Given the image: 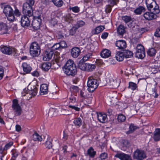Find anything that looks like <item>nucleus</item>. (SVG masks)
<instances>
[{"instance_id":"obj_30","label":"nucleus","mask_w":160,"mask_h":160,"mask_svg":"<svg viewBox=\"0 0 160 160\" xmlns=\"http://www.w3.org/2000/svg\"><path fill=\"white\" fill-rule=\"evenodd\" d=\"M124 57L126 58H130L133 56L132 52L128 50H125L123 51Z\"/></svg>"},{"instance_id":"obj_21","label":"nucleus","mask_w":160,"mask_h":160,"mask_svg":"<svg viewBox=\"0 0 160 160\" xmlns=\"http://www.w3.org/2000/svg\"><path fill=\"white\" fill-rule=\"evenodd\" d=\"M104 28V26H98L96 27L94 29L92 30V32L93 34H98L103 31Z\"/></svg>"},{"instance_id":"obj_19","label":"nucleus","mask_w":160,"mask_h":160,"mask_svg":"<svg viewBox=\"0 0 160 160\" xmlns=\"http://www.w3.org/2000/svg\"><path fill=\"white\" fill-rule=\"evenodd\" d=\"M74 15H76L72 13V14H68L64 16L63 18L64 20L67 23H72L73 22L72 17Z\"/></svg>"},{"instance_id":"obj_57","label":"nucleus","mask_w":160,"mask_h":160,"mask_svg":"<svg viewBox=\"0 0 160 160\" xmlns=\"http://www.w3.org/2000/svg\"><path fill=\"white\" fill-rule=\"evenodd\" d=\"M61 48H63L67 46L66 42L64 41H62L59 43Z\"/></svg>"},{"instance_id":"obj_39","label":"nucleus","mask_w":160,"mask_h":160,"mask_svg":"<svg viewBox=\"0 0 160 160\" xmlns=\"http://www.w3.org/2000/svg\"><path fill=\"white\" fill-rule=\"evenodd\" d=\"M135 56L136 57L139 58H143L145 56V52H139L136 51Z\"/></svg>"},{"instance_id":"obj_23","label":"nucleus","mask_w":160,"mask_h":160,"mask_svg":"<svg viewBox=\"0 0 160 160\" xmlns=\"http://www.w3.org/2000/svg\"><path fill=\"white\" fill-rule=\"evenodd\" d=\"M124 55L123 52L120 51L118 52L116 55V59L118 61H122L124 58Z\"/></svg>"},{"instance_id":"obj_61","label":"nucleus","mask_w":160,"mask_h":160,"mask_svg":"<svg viewBox=\"0 0 160 160\" xmlns=\"http://www.w3.org/2000/svg\"><path fill=\"white\" fill-rule=\"evenodd\" d=\"M70 102H74L76 101V98L73 96H71L69 98Z\"/></svg>"},{"instance_id":"obj_45","label":"nucleus","mask_w":160,"mask_h":160,"mask_svg":"<svg viewBox=\"0 0 160 160\" xmlns=\"http://www.w3.org/2000/svg\"><path fill=\"white\" fill-rule=\"evenodd\" d=\"M122 19L126 23H128L132 21L131 17L127 16H122Z\"/></svg>"},{"instance_id":"obj_7","label":"nucleus","mask_w":160,"mask_h":160,"mask_svg":"<svg viewBox=\"0 0 160 160\" xmlns=\"http://www.w3.org/2000/svg\"><path fill=\"white\" fill-rule=\"evenodd\" d=\"M133 157L137 160H142L146 158V155L143 151L137 149L133 153Z\"/></svg>"},{"instance_id":"obj_4","label":"nucleus","mask_w":160,"mask_h":160,"mask_svg":"<svg viewBox=\"0 0 160 160\" xmlns=\"http://www.w3.org/2000/svg\"><path fill=\"white\" fill-rule=\"evenodd\" d=\"M39 11L41 12V11H35V13L37 14H40L38 16L34 17L35 18L33 20L32 22V25L33 28L35 30H38L39 29L40 27V26L42 20L41 18V16L42 13Z\"/></svg>"},{"instance_id":"obj_41","label":"nucleus","mask_w":160,"mask_h":160,"mask_svg":"<svg viewBox=\"0 0 160 160\" xmlns=\"http://www.w3.org/2000/svg\"><path fill=\"white\" fill-rule=\"evenodd\" d=\"M51 1L55 6L58 7H61L63 3L62 0H51Z\"/></svg>"},{"instance_id":"obj_54","label":"nucleus","mask_w":160,"mask_h":160,"mask_svg":"<svg viewBox=\"0 0 160 160\" xmlns=\"http://www.w3.org/2000/svg\"><path fill=\"white\" fill-rule=\"evenodd\" d=\"M61 110V113L62 114L64 115L69 114V111L68 110L63 108H62Z\"/></svg>"},{"instance_id":"obj_58","label":"nucleus","mask_w":160,"mask_h":160,"mask_svg":"<svg viewBox=\"0 0 160 160\" xmlns=\"http://www.w3.org/2000/svg\"><path fill=\"white\" fill-rule=\"evenodd\" d=\"M12 144L13 142H10L9 143L7 144L4 147V150H7L12 145Z\"/></svg>"},{"instance_id":"obj_20","label":"nucleus","mask_w":160,"mask_h":160,"mask_svg":"<svg viewBox=\"0 0 160 160\" xmlns=\"http://www.w3.org/2000/svg\"><path fill=\"white\" fill-rule=\"evenodd\" d=\"M53 54L54 53L53 51L51 50L49 52H45L44 56L43 58V60L45 61L49 60L52 58Z\"/></svg>"},{"instance_id":"obj_15","label":"nucleus","mask_w":160,"mask_h":160,"mask_svg":"<svg viewBox=\"0 0 160 160\" xmlns=\"http://www.w3.org/2000/svg\"><path fill=\"white\" fill-rule=\"evenodd\" d=\"M80 52V49L78 47L73 48L71 51V55L74 58L78 57Z\"/></svg>"},{"instance_id":"obj_10","label":"nucleus","mask_w":160,"mask_h":160,"mask_svg":"<svg viewBox=\"0 0 160 160\" xmlns=\"http://www.w3.org/2000/svg\"><path fill=\"white\" fill-rule=\"evenodd\" d=\"M146 3L148 10L153 8V10H159V7L154 0H146Z\"/></svg>"},{"instance_id":"obj_37","label":"nucleus","mask_w":160,"mask_h":160,"mask_svg":"<svg viewBox=\"0 0 160 160\" xmlns=\"http://www.w3.org/2000/svg\"><path fill=\"white\" fill-rule=\"evenodd\" d=\"M0 30L2 31V33L3 34L7 33L8 31V28L6 25L5 24H0Z\"/></svg>"},{"instance_id":"obj_22","label":"nucleus","mask_w":160,"mask_h":160,"mask_svg":"<svg viewBox=\"0 0 160 160\" xmlns=\"http://www.w3.org/2000/svg\"><path fill=\"white\" fill-rule=\"evenodd\" d=\"M111 55V52L107 49H103L101 52V56L103 58H107Z\"/></svg>"},{"instance_id":"obj_55","label":"nucleus","mask_w":160,"mask_h":160,"mask_svg":"<svg viewBox=\"0 0 160 160\" xmlns=\"http://www.w3.org/2000/svg\"><path fill=\"white\" fill-rule=\"evenodd\" d=\"M154 35L157 37H160V28L156 29L154 33Z\"/></svg>"},{"instance_id":"obj_18","label":"nucleus","mask_w":160,"mask_h":160,"mask_svg":"<svg viewBox=\"0 0 160 160\" xmlns=\"http://www.w3.org/2000/svg\"><path fill=\"white\" fill-rule=\"evenodd\" d=\"M155 15L153 12L150 11L145 12L143 15L144 17L148 20H151L154 18Z\"/></svg>"},{"instance_id":"obj_13","label":"nucleus","mask_w":160,"mask_h":160,"mask_svg":"<svg viewBox=\"0 0 160 160\" xmlns=\"http://www.w3.org/2000/svg\"><path fill=\"white\" fill-rule=\"evenodd\" d=\"M1 51L3 53L7 55H10L12 52V50L10 47L2 45L1 46Z\"/></svg>"},{"instance_id":"obj_52","label":"nucleus","mask_w":160,"mask_h":160,"mask_svg":"<svg viewBox=\"0 0 160 160\" xmlns=\"http://www.w3.org/2000/svg\"><path fill=\"white\" fill-rule=\"evenodd\" d=\"M38 89L36 88L35 87L32 90H31L29 92V94H31L32 96H35L37 92Z\"/></svg>"},{"instance_id":"obj_3","label":"nucleus","mask_w":160,"mask_h":160,"mask_svg":"<svg viewBox=\"0 0 160 160\" xmlns=\"http://www.w3.org/2000/svg\"><path fill=\"white\" fill-rule=\"evenodd\" d=\"M98 84L97 79L92 77L88 78L87 86L88 87V90L89 92H93L98 87Z\"/></svg>"},{"instance_id":"obj_27","label":"nucleus","mask_w":160,"mask_h":160,"mask_svg":"<svg viewBox=\"0 0 160 160\" xmlns=\"http://www.w3.org/2000/svg\"><path fill=\"white\" fill-rule=\"evenodd\" d=\"M87 154L90 157L94 158L96 154V152L94 151L92 147H90L88 150Z\"/></svg>"},{"instance_id":"obj_2","label":"nucleus","mask_w":160,"mask_h":160,"mask_svg":"<svg viewBox=\"0 0 160 160\" xmlns=\"http://www.w3.org/2000/svg\"><path fill=\"white\" fill-rule=\"evenodd\" d=\"M33 11H23L24 14L21 20V26L23 27H28L30 25L29 19L28 16L30 17L33 15Z\"/></svg>"},{"instance_id":"obj_1","label":"nucleus","mask_w":160,"mask_h":160,"mask_svg":"<svg viewBox=\"0 0 160 160\" xmlns=\"http://www.w3.org/2000/svg\"><path fill=\"white\" fill-rule=\"evenodd\" d=\"M64 73L68 75L74 76L77 73V69L73 61L68 60L64 66Z\"/></svg>"},{"instance_id":"obj_24","label":"nucleus","mask_w":160,"mask_h":160,"mask_svg":"<svg viewBox=\"0 0 160 160\" xmlns=\"http://www.w3.org/2000/svg\"><path fill=\"white\" fill-rule=\"evenodd\" d=\"M155 141H158L160 139V128L156 129L153 137Z\"/></svg>"},{"instance_id":"obj_42","label":"nucleus","mask_w":160,"mask_h":160,"mask_svg":"<svg viewBox=\"0 0 160 160\" xmlns=\"http://www.w3.org/2000/svg\"><path fill=\"white\" fill-rule=\"evenodd\" d=\"M85 24V22L82 20L78 21L76 24L74 25L77 29L83 26Z\"/></svg>"},{"instance_id":"obj_49","label":"nucleus","mask_w":160,"mask_h":160,"mask_svg":"<svg viewBox=\"0 0 160 160\" xmlns=\"http://www.w3.org/2000/svg\"><path fill=\"white\" fill-rule=\"evenodd\" d=\"M92 54L91 53H88L84 56L83 58L81 60L82 61L84 62L88 60L91 56Z\"/></svg>"},{"instance_id":"obj_40","label":"nucleus","mask_w":160,"mask_h":160,"mask_svg":"<svg viewBox=\"0 0 160 160\" xmlns=\"http://www.w3.org/2000/svg\"><path fill=\"white\" fill-rule=\"evenodd\" d=\"M96 68V66L94 64L87 63L86 70L88 71H93Z\"/></svg>"},{"instance_id":"obj_51","label":"nucleus","mask_w":160,"mask_h":160,"mask_svg":"<svg viewBox=\"0 0 160 160\" xmlns=\"http://www.w3.org/2000/svg\"><path fill=\"white\" fill-rule=\"evenodd\" d=\"M80 96L82 98H87V95L84 90H80Z\"/></svg>"},{"instance_id":"obj_5","label":"nucleus","mask_w":160,"mask_h":160,"mask_svg":"<svg viewBox=\"0 0 160 160\" xmlns=\"http://www.w3.org/2000/svg\"><path fill=\"white\" fill-rule=\"evenodd\" d=\"M40 49L38 44L36 42H33L30 47V53L33 57L38 56L40 54Z\"/></svg>"},{"instance_id":"obj_25","label":"nucleus","mask_w":160,"mask_h":160,"mask_svg":"<svg viewBox=\"0 0 160 160\" xmlns=\"http://www.w3.org/2000/svg\"><path fill=\"white\" fill-rule=\"evenodd\" d=\"M23 71L27 73H29L31 70V68L29 65L26 62H24L22 64Z\"/></svg>"},{"instance_id":"obj_64","label":"nucleus","mask_w":160,"mask_h":160,"mask_svg":"<svg viewBox=\"0 0 160 160\" xmlns=\"http://www.w3.org/2000/svg\"><path fill=\"white\" fill-rule=\"evenodd\" d=\"M69 9L70 10H79V8L78 6L72 7L71 6H69Z\"/></svg>"},{"instance_id":"obj_60","label":"nucleus","mask_w":160,"mask_h":160,"mask_svg":"<svg viewBox=\"0 0 160 160\" xmlns=\"http://www.w3.org/2000/svg\"><path fill=\"white\" fill-rule=\"evenodd\" d=\"M57 22L58 21L55 18H53L50 21V23L52 25L54 26L57 24Z\"/></svg>"},{"instance_id":"obj_17","label":"nucleus","mask_w":160,"mask_h":160,"mask_svg":"<svg viewBox=\"0 0 160 160\" xmlns=\"http://www.w3.org/2000/svg\"><path fill=\"white\" fill-rule=\"evenodd\" d=\"M40 89L41 95L47 94L48 90V85L45 84H42L40 86Z\"/></svg>"},{"instance_id":"obj_56","label":"nucleus","mask_w":160,"mask_h":160,"mask_svg":"<svg viewBox=\"0 0 160 160\" xmlns=\"http://www.w3.org/2000/svg\"><path fill=\"white\" fill-rule=\"evenodd\" d=\"M68 107L73 109L75 110L76 111H78L80 110V108L74 105H69Z\"/></svg>"},{"instance_id":"obj_9","label":"nucleus","mask_w":160,"mask_h":160,"mask_svg":"<svg viewBox=\"0 0 160 160\" xmlns=\"http://www.w3.org/2000/svg\"><path fill=\"white\" fill-rule=\"evenodd\" d=\"M12 108L13 109L15 115L16 116H19L21 113L22 109L17 99H14L12 102Z\"/></svg>"},{"instance_id":"obj_26","label":"nucleus","mask_w":160,"mask_h":160,"mask_svg":"<svg viewBox=\"0 0 160 160\" xmlns=\"http://www.w3.org/2000/svg\"><path fill=\"white\" fill-rule=\"evenodd\" d=\"M51 64L48 62L43 63L42 66L41 68L43 70L45 71H47L51 68Z\"/></svg>"},{"instance_id":"obj_35","label":"nucleus","mask_w":160,"mask_h":160,"mask_svg":"<svg viewBox=\"0 0 160 160\" xmlns=\"http://www.w3.org/2000/svg\"><path fill=\"white\" fill-rule=\"evenodd\" d=\"M32 139L34 141H41L42 139L41 136L39 135L37 132H35L32 136Z\"/></svg>"},{"instance_id":"obj_63","label":"nucleus","mask_w":160,"mask_h":160,"mask_svg":"<svg viewBox=\"0 0 160 160\" xmlns=\"http://www.w3.org/2000/svg\"><path fill=\"white\" fill-rule=\"evenodd\" d=\"M144 48L143 46L141 44H138L136 50H141V51L144 50Z\"/></svg>"},{"instance_id":"obj_31","label":"nucleus","mask_w":160,"mask_h":160,"mask_svg":"<svg viewBox=\"0 0 160 160\" xmlns=\"http://www.w3.org/2000/svg\"><path fill=\"white\" fill-rule=\"evenodd\" d=\"M73 122L75 126L79 127L81 126L82 121L80 118H75L73 121Z\"/></svg>"},{"instance_id":"obj_48","label":"nucleus","mask_w":160,"mask_h":160,"mask_svg":"<svg viewBox=\"0 0 160 160\" xmlns=\"http://www.w3.org/2000/svg\"><path fill=\"white\" fill-rule=\"evenodd\" d=\"M128 88L132 90H135L137 88V85L134 82H129Z\"/></svg>"},{"instance_id":"obj_47","label":"nucleus","mask_w":160,"mask_h":160,"mask_svg":"<svg viewBox=\"0 0 160 160\" xmlns=\"http://www.w3.org/2000/svg\"><path fill=\"white\" fill-rule=\"evenodd\" d=\"M61 48L59 43L55 44L51 48V51L53 52L54 51Z\"/></svg>"},{"instance_id":"obj_46","label":"nucleus","mask_w":160,"mask_h":160,"mask_svg":"<svg viewBox=\"0 0 160 160\" xmlns=\"http://www.w3.org/2000/svg\"><path fill=\"white\" fill-rule=\"evenodd\" d=\"M45 145L47 148L50 149L52 148V144L51 142V140L49 139L46 142Z\"/></svg>"},{"instance_id":"obj_32","label":"nucleus","mask_w":160,"mask_h":160,"mask_svg":"<svg viewBox=\"0 0 160 160\" xmlns=\"http://www.w3.org/2000/svg\"><path fill=\"white\" fill-rule=\"evenodd\" d=\"M157 52V51L154 48H149L147 51V53L148 55L150 57L154 56Z\"/></svg>"},{"instance_id":"obj_53","label":"nucleus","mask_w":160,"mask_h":160,"mask_svg":"<svg viewBox=\"0 0 160 160\" xmlns=\"http://www.w3.org/2000/svg\"><path fill=\"white\" fill-rule=\"evenodd\" d=\"M77 29L74 26L69 31V34L70 35H73L76 32Z\"/></svg>"},{"instance_id":"obj_33","label":"nucleus","mask_w":160,"mask_h":160,"mask_svg":"<svg viewBox=\"0 0 160 160\" xmlns=\"http://www.w3.org/2000/svg\"><path fill=\"white\" fill-rule=\"evenodd\" d=\"M117 31L118 33L120 35H123L125 31L124 26L122 25H120L118 28Z\"/></svg>"},{"instance_id":"obj_28","label":"nucleus","mask_w":160,"mask_h":160,"mask_svg":"<svg viewBox=\"0 0 160 160\" xmlns=\"http://www.w3.org/2000/svg\"><path fill=\"white\" fill-rule=\"evenodd\" d=\"M138 128L136 126L134 125L133 124H131L129 127V130L127 131L126 133L128 134H129L132 133L135 130Z\"/></svg>"},{"instance_id":"obj_6","label":"nucleus","mask_w":160,"mask_h":160,"mask_svg":"<svg viewBox=\"0 0 160 160\" xmlns=\"http://www.w3.org/2000/svg\"><path fill=\"white\" fill-rule=\"evenodd\" d=\"M3 12L7 17L9 21H12L14 19L15 15L19 16L21 14L19 11H7V12L3 11Z\"/></svg>"},{"instance_id":"obj_62","label":"nucleus","mask_w":160,"mask_h":160,"mask_svg":"<svg viewBox=\"0 0 160 160\" xmlns=\"http://www.w3.org/2000/svg\"><path fill=\"white\" fill-rule=\"evenodd\" d=\"M152 95L154 96L155 98H157L158 96V94L156 92V90L155 89H153L152 90Z\"/></svg>"},{"instance_id":"obj_38","label":"nucleus","mask_w":160,"mask_h":160,"mask_svg":"<svg viewBox=\"0 0 160 160\" xmlns=\"http://www.w3.org/2000/svg\"><path fill=\"white\" fill-rule=\"evenodd\" d=\"M53 58L57 61H61L62 59V58L61 57L60 55V53L58 52H55L54 54Z\"/></svg>"},{"instance_id":"obj_43","label":"nucleus","mask_w":160,"mask_h":160,"mask_svg":"<svg viewBox=\"0 0 160 160\" xmlns=\"http://www.w3.org/2000/svg\"><path fill=\"white\" fill-rule=\"evenodd\" d=\"M0 7L3 10H13L12 8L9 5H5L1 3L0 4Z\"/></svg>"},{"instance_id":"obj_34","label":"nucleus","mask_w":160,"mask_h":160,"mask_svg":"<svg viewBox=\"0 0 160 160\" xmlns=\"http://www.w3.org/2000/svg\"><path fill=\"white\" fill-rule=\"evenodd\" d=\"M87 63H85L82 61H80L78 64V68L82 70H86Z\"/></svg>"},{"instance_id":"obj_50","label":"nucleus","mask_w":160,"mask_h":160,"mask_svg":"<svg viewBox=\"0 0 160 160\" xmlns=\"http://www.w3.org/2000/svg\"><path fill=\"white\" fill-rule=\"evenodd\" d=\"M118 119L119 122H123L126 120V117L122 114H120L118 116Z\"/></svg>"},{"instance_id":"obj_12","label":"nucleus","mask_w":160,"mask_h":160,"mask_svg":"<svg viewBox=\"0 0 160 160\" xmlns=\"http://www.w3.org/2000/svg\"><path fill=\"white\" fill-rule=\"evenodd\" d=\"M108 4L106 6L105 10H111L112 8L117 4L119 0H107Z\"/></svg>"},{"instance_id":"obj_14","label":"nucleus","mask_w":160,"mask_h":160,"mask_svg":"<svg viewBox=\"0 0 160 160\" xmlns=\"http://www.w3.org/2000/svg\"><path fill=\"white\" fill-rule=\"evenodd\" d=\"M116 46L118 47L119 49H123L126 47L127 44L126 42L123 40H119L116 41Z\"/></svg>"},{"instance_id":"obj_16","label":"nucleus","mask_w":160,"mask_h":160,"mask_svg":"<svg viewBox=\"0 0 160 160\" xmlns=\"http://www.w3.org/2000/svg\"><path fill=\"white\" fill-rule=\"evenodd\" d=\"M97 116L98 121L102 123H104L107 121V116L105 114L101 113H97Z\"/></svg>"},{"instance_id":"obj_59","label":"nucleus","mask_w":160,"mask_h":160,"mask_svg":"<svg viewBox=\"0 0 160 160\" xmlns=\"http://www.w3.org/2000/svg\"><path fill=\"white\" fill-rule=\"evenodd\" d=\"M4 69L3 67L0 66V80L1 79L3 76Z\"/></svg>"},{"instance_id":"obj_11","label":"nucleus","mask_w":160,"mask_h":160,"mask_svg":"<svg viewBox=\"0 0 160 160\" xmlns=\"http://www.w3.org/2000/svg\"><path fill=\"white\" fill-rule=\"evenodd\" d=\"M115 157L118 158L121 160H132L131 156L128 154L123 153H118L114 156Z\"/></svg>"},{"instance_id":"obj_44","label":"nucleus","mask_w":160,"mask_h":160,"mask_svg":"<svg viewBox=\"0 0 160 160\" xmlns=\"http://www.w3.org/2000/svg\"><path fill=\"white\" fill-rule=\"evenodd\" d=\"M12 157L11 159L12 160H16V158L18 155V154L15 149H13L12 151Z\"/></svg>"},{"instance_id":"obj_8","label":"nucleus","mask_w":160,"mask_h":160,"mask_svg":"<svg viewBox=\"0 0 160 160\" xmlns=\"http://www.w3.org/2000/svg\"><path fill=\"white\" fill-rule=\"evenodd\" d=\"M107 82L110 86L114 88L118 87L120 83L119 79L113 77H111Z\"/></svg>"},{"instance_id":"obj_36","label":"nucleus","mask_w":160,"mask_h":160,"mask_svg":"<svg viewBox=\"0 0 160 160\" xmlns=\"http://www.w3.org/2000/svg\"><path fill=\"white\" fill-rule=\"evenodd\" d=\"M33 5H30V4L26 2L24 3L23 6V10H33L32 6Z\"/></svg>"},{"instance_id":"obj_29","label":"nucleus","mask_w":160,"mask_h":160,"mask_svg":"<svg viewBox=\"0 0 160 160\" xmlns=\"http://www.w3.org/2000/svg\"><path fill=\"white\" fill-rule=\"evenodd\" d=\"M133 30H135L137 32L135 33H140V34H142L148 31V29L147 28H139L136 27L135 28V29Z\"/></svg>"}]
</instances>
